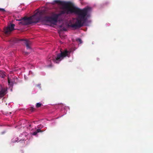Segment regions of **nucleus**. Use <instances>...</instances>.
I'll return each mask as SVG.
<instances>
[{
  "label": "nucleus",
  "mask_w": 153,
  "mask_h": 153,
  "mask_svg": "<svg viewBox=\"0 0 153 153\" xmlns=\"http://www.w3.org/2000/svg\"><path fill=\"white\" fill-rule=\"evenodd\" d=\"M21 41H24V43L26 45L27 49H31L30 45L31 44V42L29 40H27L21 39Z\"/></svg>",
  "instance_id": "9"
},
{
  "label": "nucleus",
  "mask_w": 153,
  "mask_h": 153,
  "mask_svg": "<svg viewBox=\"0 0 153 153\" xmlns=\"http://www.w3.org/2000/svg\"><path fill=\"white\" fill-rule=\"evenodd\" d=\"M28 75L31 76H33L34 75V73L31 71H29L28 73Z\"/></svg>",
  "instance_id": "14"
},
{
  "label": "nucleus",
  "mask_w": 153,
  "mask_h": 153,
  "mask_svg": "<svg viewBox=\"0 0 153 153\" xmlns=\"http://www.w3.org/2000/svg\"><path fill=\"white\" fill-rule=\"evenodd\" d=\"M16 79H15L14 77L8 78V82L10 88H11L12 87L13 84L15 81V80Z\"/></svg>",
  "instance_id": "8"
},
{
  "label": "nucleus",
  "mask_w": 153,
  "mask_h": 153,
  "mask_svg": "<svg viewBox=\"0 0 153 153\" xmlns=\"http://www.w3.org/2000/svg\"><path fill=\"white\" fill-rule=\"evenodd\" d=\"M42 104V103L39 102L36 103V108H39L40 107Z\"/></svg>",
  "instance_id": "12"
},
{
  "label": "nucleus",
  "mask_w": 153,
  "mask_h": 153,
  "mask_svg": "<svg viewBox=\"0 0 153 153\" xmlns=\"http://www.w3.org/2000/svg\"><path fill=\"white\" fill-rule=\"evenodd\" d=\"M16 40L15 41V42H18V41H19V40H18V39H16Z\"/></svg>",
  "instance_id": "19"
},
{
  "label": "nucleus",
  "mask_w": 153,
  "mask_h": 153,
  "mask_svg": "<svg viewBox=\"0 0 153 153\" xmlns=\"http://www.w3.org/2000/svg\"><path fill=\"white\" fill-rule=\"evenodd\" d=\"M89 9V7L80 9L75 7L71 2L68 1V13H74L77 15L76 22L71 25V27L76 29L83 26L87 20V16Z\"/></svg>",
  "instance_id": "2"
},
{
  "label": "nucleus",
  "mask_w": 153,
  "mask_h": 153,
  "mask_svg": "<svg viewBox=\"0 0 153 153\" xmlns=\"http://www.w3.org/2000/svg\"><path fill=\"white\" fill-rule=\"evenodd\" d=\"M5 132V131L3 132H1L2 134H4Z\"/></svg>",
  "instance_id": "20"
},
{
  "label": "nucleus",
  "mask_w": 153,
  "mask_h": 153,
  "mask_svg": "<svg viewBox=\"0 0 153 153\" xmlns=\"http://www.w3.org/2000/svg\"><path fill=\"white\" fill-rule=\"evenodd\" d=\"M35 122H34L30 124L29 126L27 127V128L30 130H32L34 128L36 129V130L32 134L33 135L37 136V134L38 133L43 131L41 130L43 127V126L41 125H39L37 126V128H38L37 129L36 126L33 127L34 124L36 123Z\"/></svg>",
  "instance_id": "5"
},
{
  "label": "nucleus",
  "mask_w": 153,
  "mask_h": 153,
  "mask_svg": "<svg viewBox=\"0 0 153 153\" xmlns=\"http://www.w3.org/2000/svg\"><path fill=\"white\" fill-rule=\"evenodd\" d=\"M10 90H11V91H12V88H11V89H10Z\"/></svg>",
  "instance_id": "22"
},
{
  "label": "nucleus",
  "mask_w": 153,
  "mask_h": 153,
  "mask_svg": "<svg viewBox=\"0 0 153 153\" xmlns=\"http://www.w3.org/2000/svg\"><path fill=\"white\" fill-rule=\"evenodd\" d=\"M7 92V88L0 85V98L3 97Z\"/></svg>",
  "instance_id": "7"
},
{
  "label": "nucleus",
  "mask_w": 153,
  "mask_h": 153,
  "mask_svg": "<svg viewBox=\"0 0 153 153\" xmlns=\"http://www.w3.org/2000/svg\"><path fill=\"white\" fill-rule=\"evenodd\" d=\"M58 4L59 5L62 9L60 13L55 14L53 17L48 16L42 17V13L40 11H38L34 15L29 17H24L22 20L17 19V21H22L19 24L23 25H28L33 23H36L40 21L44 22H49L53 24H55L57 21L59 16L62 14L67 13V1L59 0H56L52 3Z\"/></svg>",
  "instance_id": "1"
},
{
  "label": "nucleus",
  "mask_w": 153,
  "mask_h": 153,
  "mask_svg": "<svg viewBox=\"0 0 153 153\" xmlns=\"http://www.w3.org/2000/svg\"><path fill=\"white\" fill-rule=\"evenodd\" d=\"M66 114V112H65V114Z\"/></svg>",
  "instance_id": "23"
},
{
  "label": "nucleus",
  "mask_w": 153,
  "mask_h": 153,
  "mask_svg": "<svg viewBox=\"0 0 153 153\" xmlns=\"http://www.w3.org/2000/svg\"><path fill=\"white\" fill-rule=\"evenodd\" d=\"M25 54H28V53H27V52H26V53H25Z\"/></svg>",
  "instance_id": "21"
},
{
  "label": "nucleus",
  "mask_w": 153,
  "mask_h": 153,
  "mask_svg": "<svg viewBox=\"0 0 153 153\" xmlns=\"http://www.w3.org/2000/svg\"><path fill=\"white\" fill-rule=\"evenodd\" d=\"M15 25L11 24L4 29V32L6 34H9L11 31L14 29Z\"/></svg>",
  "instance_id": "6"
},
{
  "label": "nucleus",
  "mask_w": 153,
  "mask_h": 153,
  "mask_svg": "<svg viewBox=\"0 0 153 153\" xmlns=\"http://www.w3.org/2000/svg\"><path fill=\"white\" fill-rule=\"evenodd\" d=\"M0 11L1 12H5V10L4 8H0Z\"/></svg>",
  "instance_id": "16"
},
{
  "label": "nucleus",
  "mask_w": 153,
  "mask_h": 153,
  "mask_svg": "<svg viewBox=\"0 0 153 153\" xmlns=\"http://www.w3.org/2000/svg\"><path fill=\"white\" fill-rule=\"evenodd\" d=\"M76 41L79 42L80 44L82 43V41L80 39L78 38L76 39Z\"/></svg>",
  "instance_id": "15"
},
{
  "label": "nucleus",
  "mask_w": 153,
  "mask_h": 153,
  "mask_svg": "<svg viewBox=\"0 0 153 153\" xmlns=\"http://www.w3.org/2000/svg\"><path fill=\"white\" fill-rule=\"evenodd\" d=\"M74 50L73 49V48H71L69 51H68V57H69V54L71 52H72Z\"/></svg>",
  "instance_id": "13"
},
{
  "label": "nucleus",
  "mask_w": 153,
  "mask_h": 153,
  "mask_svg": "<svg viewBox=\"0 0 153 153\" xmlns=\"http://www.w3.org/2000/svg\"><path fill=\"white\" fill-rule=\"evenodd\" d=\"M33 109H34L33 108H32V107L30 109V110H31V111H33Z\"/></svg>",
  "instance_id": "17"
},
{
  "label": "nucleus",
  "mask_w": 153,
  "mask_h": 153,
  "mask_svg": "<svg viewBox=\"0 0 153 153\" xmlns=\"http://www.w3.org/2000/svg\"><path fill=\"white\" fill-rule=\"evenodd\" d=\"M67 56V49L64 51L60 50L59 52H56L54 55L51 54L48 57L46 62L47 66L51 67L53 63H59Z\"/></svg>",
  "instance_id": "3"
},
{
  "label": "nucleus",
  "mask_w": 153,
  "mask_h": 153,
  "mask_svg": "<svg viewBox=\"0 0 153 153\" xmlns=\"http://www.w3.org/2000/svg\"><path fill=\"white\" fill-rule=\"evenodd\" d=\"M53 106L55 109L59 108L60 109H61L62 111H64L65 109L64 105L62 104H58L54 105Z\"/></svg>",
  "instance_id": "10"
},
{
  "label": "nucleus",
  "mask_w": 153,
  "mask_h": 153,
  "mask_svg": "<svg viewBox=\"0 0 153 153\" xmlns=\"http://www.w3.org/2000/svg\"><path fill=\"white\" fill-rule=\"evenodd\" d=\"M59 35H60L61 33L59 32Z\"/></svg>",
  "instance_id": "24"
},
{
  "label": "nucleus",
  "mask_w": 153,
  "mask_h": 153,
  "mask_svg": "<svg viewBox=\"0 0 153 153\" xmlns=\"http://www.w3.org/2000/svg\"><path fill=\"white\" fill-rule=\"evenodd\" d=\"M33 133L28 134L27 132H23L21 134L19 137H15L12 139L11 140V143H14L16 142H20L21 143H25V141L27 140H28L32 139Z\"/></svg>",
  "instance_id": "4"
},
{
  "label": "nucleus",
  "mask_w": 153,
  "mask_h": 153,
  "mask_svg": "<svg viewBox=\"0 0 153 153\" xmlns=\"http://www.w3.org/2000/svg\"><path fill=\"white\" fill-rule=\"evenodd\" d=\"M5 76V74L4 71H0V77L1 78H4Z\"/></svg>",
  "instance_id": "11"
},
{
  "label": "nucleus",
  "mask_w": 153,
  "mask_h": 153,
  "mask_svg": "<svg viewBox=\"0 0 153 153\" xmlns=\"http://www.w3.org/2000/svg\"><path fill=\"white\" fill-rule=\"evenodd\" d=\"M63 30L64 31H66L67 30L66 29H65L64 28L63 29Z\"/></svg>",
  "instance_id": "18"
},
{
  "label": "nucleus",
  "mask_w": 153,
  "mask_h": 153,
  "mask_svg": "<svg viewBox=\"0 0 153 153\" xmlns=\"http://www.w3.org/2000/svg\"><path fill=\"white\" fill-rule=\"evenodd\" d=\"M67 26H68H68H69V25H68V24Z\"/></svg>",
  "instance_id": "25"
}]
</instances>
